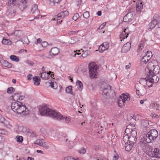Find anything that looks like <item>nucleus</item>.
Instances as JSON below:
<instances>
[{
	"mask_svg": "<svg viewBox=\"0 0 160 160\" xmlns=\"http://www.w3.org/2000/svg\"><path fill=\"white\" fill-rule=\"evenodd\" d=\"M50 2L51 3H52L53 4H55V3H58L61 0H49Z\"/></svg>",
	"mask_w": 160,
	"mask_h": 160,
	"instance_id": "obj_58",
	"label": "nucleus"
},
{
	"mask_svg": "<svg viewBox=\"0 0 160 160\" xmlns=\"http://www.w3.org/2000/svg\"><path fill=\"white\" fill-rule=\"evenodd\" d=\"M106 23L104 22L99 27L98 29H102L103 28V27L106 25Z\"/></svg>",
	"mask_w": 160,
	"mask_h": 160,
	"instance_id": "obj_61",
	"label": "nucleus"
},
{
	"mask_svg": "<svg viewBox=\"0 0 160 160\" xmlns=\"http://www.w3.org/2000/svg\"><path fill=\"white\" fill-rule=\"evenodd\" d=\"M32 74H29L27 76L28 80H30L32 79Z\"/></svg>",
	"mask_w": 160,
	"mask_h": 160,
	"instance_id": "obj_62",
	"label": "nucleus"
},
{
	"mask_svg": "<svg viewBox=\"0 0 160 160\" xmlns=\"http://www.w3.org/2000/svg\"><path fill=\"white\" fill-rule=\"evenodd\" d=\"M1 64L3 66L10 68L12 67L11 63L8 62L7 61L2 60L0 61Z\"/></svg>",
	"mask_w": 160,
	"mask_h": 160,
	"instance_id": "obj_21",
	"label": "nucleus"
},
{
	"mask_svg": "<svg viewBox=\"0 0 160 160\" xmlns=\"http://www.w3.org/2000/svg\"><path fill=\"white\" fill-rule=\"evenodd\" d=\"M126 29H125L123 31L122 34L119 36V38L121 39L120 41H121L122 40H123V39H125L127 38L128 35V34L126 32Z\"/></svg>",
	"mask_w": 160,
	"mask_h": 160,
	"instance_id": "obj_24",
	"label": "nucleus"
},
{
	"mask_svg": "<svg viewBox=\"0 0 160 160\" xmlns=\"http://www.w3.org/2000/svg\"><path fill=\"white\" fill-rule=\"evenodd\" d=\"M153 18H155V19L157 18V21L158 20V22H159L160 21V16H159L158 15L155 14L154 15Z\"/></svg>",
	"mask_w": 160,
	"mask_h": 160,
	"instance_id": "obj_56",
	"label": "nucleus"
},
{
	"mask_svg": "<svg viewBox=\"0 0 160 160\" xmlns=\"http://www.w3.org/2000/svg\"><path fill=\"white\" fill-rule=\"evenodd\" d=\"M19 129L20 132H22L23 133H26L27 132V128L24 127H19Z\"/></svg>",
	"mask_w": 160,
	"mask_h": 160,
	"instance_id": "obj_43",
	"label": "nucleus"
},
{
	"mask_svg": "<svg viewBox=\"0 0 160 160\" xmlns=\"http://www.w3.org/2000/svg\"><path fill=\"white\" fill-rule=\"evenodd\" d=\"M21 32L20 31L16 30L14 33H12V34L15 35L17 37H20L21 36Z\"/></svg>",
	"mask_w": 160,
	"mask_h": 160,
	"instance_id": "obj_45",
	"label": "nucleus"
},
{
	"mask_svg": "<svg viewBox=\"0 0 160 160\" xmlns=\"http://www.w3.org/2000/svg\"><path fill=\"white\" fill-rule=\"evenodd\" d=\"M146 89L144 86H141L140 87L139 90H136V93L138 96H143L146 93Z\"/></svg>",
	"mask_w": 160,
	"mask_h": 160,
	"instance_id": "obj_15",
	"label": "nucleus"
},
{
	"mask_svg": "<svg viewBox=\"0 0 160 160\" xmlns=\"http://www.w3.org/2000/svg\"><path fill=\"white\" fill-rule=\"evenodd\" d=\"M140 144L142 145H142H144V146H147V144L145 142H144L143 141H141L140 142Z\"/></svg>",
	"mask_w": 160,
	"mask_h": 160,
	"instance_id": "obj_60",
	"label": "nucleus"
},
{
	"mask_svg": "<svg viewBox=\"0 0 160 160\" xmlns=\"http://www.w3.org/2000/svg\"><path fill=\"white\" fill-rule=\"evenodd\" d=\"M21 94V92L15 93L10 97V99L12 101H17L19 100V95Z\"/></svg>",
	"mask_w": 160,
	"mask_h": 160,
	"instance_id": "obj_23",
	"label": "nucleus"
},
{
	"mask_svg": "<svg viewBox=\"0 0 160 160\" xmlns=\"http://www.w3.org/2000/svg\"><path fill=\"white\" fill-rule=\"evenodd\" d=\"M42 140V139H38L35 141V144L41 146L43 142Z\"/></svg>",
	"mask_w": 160,
	"mask_h": 160,
	"instance_id": "obj_48",
	"label": "nucleus"
},
{
	"mask_svg": "<svg viewBox=\"0 0 160 160\" xmlns=\"http://www.w3.org/2000/svg\"><path fill=\"white\" fill-rule=\"evenodd\" d=\"M79 16L78 13H75L74 16L72 17V19L74 20V21H76L77 19L79 18Z\"/></svg>",
	"mask_w": 160,
	"mask_h": 160,
	"instance_id": "obj_53",
	"label": "nucleus"
},
{
	"mask_svg": "<svg viewBox=\"0 0 160 160\" xmlns=\"http://www.w3.org/2000/svg\"><path fill=\"white\" fill-rule=\"evenodd\" d=\"M88 68L90 77L91 78H96L97 75V67L96 64L94 62L89 63Z\"/></svg>",
	"mask_w": 160,
	"mask_h": 160,
	"instance_id": "obj_5",
	"label": "nucleus"
},
{
	"mask_svg": "<svg viewBox=\"0 0 160 160\" xmlns=\"http://www.w3.org/2000/svg\"><path fill=\"white\" fill-rule=\"evenodd\" d=\"M22 42L24 44H28L29 41L27 36L24 37L22 39Z\"/></svg>",
	"mask_w": 160,
	"mask_h": 160,
	"instance_id": "obj_39",
	"label": "nucleus"
},
{
	"mask_svg": "<svg viewBox=\"0 0 160 160\" xmlns=\"http://www.w3.org/2000/svg\"><path fill=\"white\" fill-rule=\"evenodd\" d=\"M157 75L148 73L147 76H148V79L150 80V83H156L158 81L159 79Z\"/></svg>",
	"mask_w": 160,
	"mask_h": 160,
	"instance_id": "obj_8",
	"label": "nucleus"
},
{
	"mask_svg": "<svg viewBox=\"0 0 160 160\" xmlns=\"http://www.w3.org/2000/svg\"><path fill=\"white\" fill-rule=\"evenodd\" d=\"M67 137V135L66 134H63L62 136L60 138V139H61L62 141H65V142H66L68 140V138H66L65 139V138Z\"/></svg>",
	"mask_w": 160,
	"mask_h": 160,
	"instance_id": "obj_52",
	"label": "nucleus"
},
{
	"mask_svg": "<svg viewBox=\"0 0 160 160\" xmlns=\"http://www.w3.org/2000/svg\"><path fill=\"white\" fill-rule=\"evenodd\" d=\"M125 143V149L127 151H130L132 148L134 144L127 142Z\"/></svg>",
	"mask_w": 160,
	"mask_h": 160,
	"instance_id": "obj_25",
	"label": "nucleus"
},
{
	"mask_svg": "<svg viewBox=\"0 0 160 160\" xmlns=\"http://www.w3.org/2000/svg\"><path fill=\"white\" fill-rule=\"evenodd\" d=\"M115 93L114 90L111 89L110 91L109 92L108 96V97L112 98L115 96Z\"/></svg>",
	"mask_w": 160,
	"mask_h": 160,
	"instance_id": "obj_35",
	"label": "nucleus"
},
{
	"mask_svg": "<svg viewBox=\"0 0 160 160\" xmlns=\"http://www.w3.org/2000/svg\"><path fill=\"white\" fill-rule=\"evenodd\" d=\"M77 84L78 86V89L80 91H81L83 88L82 83L79 80H78L77 82Z\"/></svg>",
	"mask_w": 160,
	"mask_h": 160,
	"instance_id": "obj_38",
	"label": "nucleus"
},
{
	"mask_svg": "<svg viewBox=\"0 0 160 160\" xmlns=\"http://www.w3.org/2000/svg\"><path fill=\"white\" fill-rule=\"evenodd\" d=\"M144 43L143 42H141V43L138 45L137 50L138 52L140 51L143 48L144 45Z\"/></svg>",
	"mask_w": 160,
	"mask_h": 160,
	"instance_id": "obj_37",
	"label": "nucleus"
},
{
	"mask_svg": "<svg viewBox=\"0 0 160 160\" xmlns=\"http://www.w3.org/2000/svg\"><path fill=\"white\" fill-rule=\"evenodd\" d=\"M41 146H42L46 149H48L49 147V145L45 142H43Z\"/></svg>",
	"mask_w": 160,
	"mask_h": 160,
	"instance_id": "obj_54",
	"label": "nucleus"
},
{
	"mask_svg": "<svg viewBox=\"0 0 160 160\" xmlns=\"http://www.w3.org/2000/svg\"><path fill=\"white\" fill-rule=\"evenodd\" d=\"M8 4L10 5L14 6L15 5L18 1V0H8Z\"/></svg>",
	"mask_w": 160,
	"mask_h": 160,
	"instance_id": "obj_40",
	"label": "nucleus"
},
{
	"mask_svg": "<svg viewBox=\"0 0 160 160\" xmlns=\"http://www.w3.org/2000/svg\"><path fill=\"white\" fill-rule=\"evenodd\" d=\"M39 111L40 114L42 116H49L58 120L64 119L66 123L68 122L71 120L70 118L67 117H63L60 113L57 112L55 110H53L50 109L46 105L41 108Z\"/></svg>",
	"mask_w": 160,
	"mask_h": 160,
	"instance_id": "obj_1",
	"label": "nucleus"
},
{
	"mask_svg": "<svg viewBox=\"0 0 160 160\" xmlns=\"http://www.w3.org/2000/svg\"><path fill=\"white\" fill-rule=\"evenodd\" d=\"M133 15L132 13H128L123 18V21L125 22H129L131 21L133 18Z\"/></svg>",
	"mask_w": 160,
	"mask_h": 160,
	"instance_id": "obj_14",
	"label": "nucleus"
},
{
	"mask_svg": "<svg viewBox=\"0 0 160 160\" xmlns=\"http://www.w3.org/2000/svg\"><path fill=\"white\" fill-rule=\"evenodd\" d=\"M17 141L18 142H22L23 138L21 136H17L16 137Z\"/></svg>",
	"mask_w": 160,
	"mask_h": 160,
	"instance_id": "obj_47",
	"label": "nucleus"
},
{
	"mask_svg": "<svg viewBox=\"0 0 160 160\" xmlns=\"http://www.w3.org/2000/svg\"><path fill=\"white\" fill-rule=\"evenodd\" d=\"M83 17L85 18H88L89 17V13L88 12L86 11L83 14Z\"/></svg>",
	"mask_w": 160,
	"mask_h": 160,
	"instance_id": "obj_51",
	"label": "nucleus"
},
{
	"mask_svg": "<svg viewBox=\"0 0 160 160\" xmlns=\"http://www.w3.org/2000/svg\"><path fill=\"white\" fill-rule=\"evenodd\" d=\"M120 97L122 98V99L123 101L125 103L126 101H129L130 100L129 95L128 93L127 94H122Z\"/></svg>",
	"mask_w": 160,
	"mask_h": 160,
	"instance_id": "obj_22",
	"label": "nucleus"
},
{
	"mask_svg": "<svg viewBox=\"0 0 160 160\" xmlns=\"http://www.w3.org/2000/svg\"><path fill=\"white\" fill-rule=\"evenodd\" d=\"M64 160H76L74 158L70 157H68L64 158Z\"/></svg>",
	"mask_w": 160,
	"mask_h": 160,
	"instance_id": "obj_57",
	"label": "nucleus"
},
{
	"mask_svg": "<svg viewBox=\"0 0 160 160\" xmlns=\"http://www.w3.org/2000/svg\"><path fill=\"white\" fill-rule=\"evenodd\" d=\"M48 45V43L46 42H44L42 43V45L43 47H46Z\"/></svg>",
	"mask_w": 160,
	"mask_h": 160,
	"instance_id": "obj_63",
	"label": "nucleus"
},
{
	"mask_svg": "<svg viewBox=\"0 0 160 160\" xmlns=\"http://www.w3.org/2000/svg\"><path fill=\"white\" fill-rule=\"evenodd\" d=\"M79 41V40L78 37H73L70 38L68 40V42H66V43L67 45L73 44Z\"/></svg>",
	"mask_w": 160,
	"mask_h": 160,
	"instance_id": "obj_17",
	"label": "nucleus"
},
{
	"mask_svg": "<svg viewBox=\"0 0 160 160\" xmlns=\"http://www.w3.org/2000/svg\"><path fill=\"white\" fill-rule=\"evenodd\" d=\"M60 50L58 48L54 47L52 48L49 52V55L52 57L56 56L59 52Z\"/></svg>",
	"mask_w": 160,
	"mask_h": 160,
	"instance_id": "obj_13",
	"label": "nucleus"
},
{
	"mask_svg": "<svg viewBox=\"0 0 160 160\" xmlns=\"http://www.w3.org/2000/svg\"><path fill=\"white\" fill-rule=\"evenodd\" d=\"M39 12L37 5L34 4L32 6L31 10V13L34 15L35 16L34 19L39 18L38 16L39 15Z\"/></svg>",
	"mask_w": 160,
	"mask_h": 160,
	"instance_id": "obj_7",
	"label": "nucleus"
},
{
	"mask_svg": "<svg viewBox=\"0 0 160 160\" xmlns=\"http://www.w3.org/2000/svg\"><path fill=\"white\" fill-rule=\"evenodd\" d=\"M2 43L5 45H10L12 44V42L9 39H4L2 40Z\"/></svg>",
	"mask_w": 160,
	"mask_h": 160,
	"instance_id": "obj_30",
	"label": "nucleus"
},
{
	"mask_svg": "<svg viewBox=\"0 0 160 160\" xmlns=\"http://www.w3.org/2000/svg\"><path fill=\"white\" fill-rule=\"evenodd\" d=\"M158 24V21L156 19H154L149 24V28L148 29V30H150V31L154 28L155 26Z\"/></svg>",
	"mask_w": 160,
	"mask_h": 160,
	"instance_id": "obj_20",
	"label": "nucleus"
},
{
	"mask_svg": "<svg viewBox=\"0 0 160 160\" xmlns=\"http://www.w3.org/2000/svg\"><path fill=\"white\" fill-rule=\"evenodd\" d=\"M15 92V89L12 87L8 88L7 90V93H12Z\"/></svg>",
	"mask_w": 160,
	"mask_h": 160,
	"instance_id": "obj_46",
	"label": "nucleus"
},
{
	"mask_svg": "<svg viewBox=\"0 0 160 160\" xmlns=\"http://www.w3.org/2000/svg\"><path fill=\"white\" fill-rule=\"evenodd\" d=\"M0 134L7 135L9 134V132L4 129H0Z\"/></svg>",
	"mask_w": 160,
	"mask_h": 160,
	"instance_id": "obj_41",
	"label": "nucleus"
},
{
	"mask_svg": "<svg viewBox=\"0 0 160 160\" xmlns=\"http://www.w3.org/2000/svg\"><path fill=\"white\" fill-rule=\"evenodd\" d=\"M48 83L49 84V86L54 89H56L58 87L57 84L55 82H49L48 83Z\"/></svg>",
	"mask_w": 160,
	"mask_h": 160,
	"instance_id": "obj_29",
	"label": "nucleus"
},
{
	"mask_svg": "<svg viewBox=\"0 0 160 160\" xmlns=\"http://www.w3.org/2000/svg\"><path fill=\"white\" fill-rule=\"evenodd\" d=\"M139 83L140 84L142 85V86L145 87V85H147L148 87H151L152 86V84L151 85H149V83H150V80L148 79V76H147V78H141L140 79Z\"/></svg>",
	"mask_w": 160,
	"mask_h": 160,
	"instance_id": "obj_12",
	"label": "nucleus"
},
{
	"mask_svg": "<svg viewBox=\"0 0 160 160\" xmlns=\"http://www.w3.org/2000/svg\"><path fill=\"white\" fill-rule=\"evenodd\" d=\"M143 2L141 1H138L136 3V11L140 13L143 9Z\"/></svg>",
	"mask_w": 160,
	"mask_h": 160,
	"instance_id": "obj_16",
	"label": "nucleus"
},
{
	"mask_svg": "<svg viewBox=\"0 0 160 160\" xmlns=\"http://www.w3.org/2000/svg\"><path fill=\"white\" fill-rule=\"evenodd\" d=\"M150 59V58H149V57H148V56L144 55L142 58L141 62H144L145 64L149 61Z\"/></svg>",
	"mask_w": 160,
	"mask_h": 160,
	"instance_id": "obj_36",
	"label": "nucleus"
},
{
	"mask_svg": "<svg viewBox=\"0 0 160 160\" xmlns=\"http://www.w3.org/2000/svg\"><path fill=\"white\" fill-rule=\"evenodd\" d=\"M122 98H121L120 97L119 98L118 101V104L119 105V106L120 107H122V105H120V104H123V105H124L125 102H124L122 100Z\"/></svg>",
	"mask_w": 160,
	"mask_h": 160,
	"instance_id": "obj_42",
	"label": "nucleus"
},
{
	"mask_svg": "<svg viewBox=\"0 0 160 160\" xmlns=\"http://www.w3.org/2000/svg\"><path fill=\"white\" fill-rule=\"evenodd\" d=\"M66 91L67 92L72 94L71 92L72 91V86H69L67 87L66 88Z\"/></svg>",
	"mask_w": 160,
	"mask_h": 160,
	"instance_id": "obj_49",
	"label": "nucleus"
},
{
	"mask_svg": "<svg viewBox=\"0 0 160 160\" xmlns=\"http://www.w3.org/2000/svg\"><path fill=\"white\" fill-rule=\"evenodd\" d=\"M131 47V44L130 42H128L125 44L122 47V51L123 52H126L130 50Z\"/></svg>",
	"mask_w": 160,
	"mask_h": 160,
	"instance_id": "obj_18",
	"label": "nucleus"
},
{
	"mask_svg": "<svg viewBox=\"0 0 160 160\" xmlns=\"http://www.w3.org/2000/svg\"><path fill=\"white\" fill-rule=\"evenodd\" d=\"M137 135V132L134 131L132 133H129V139H128V142L134 144L136 142L137 138L136 136Z\"/></svg>",
	"mask_w": 160,
	"mask_h": 160,
	"instance_id": "obj_10",
	"label": "nucleus"
},
{
	"mask_svg": "<svg viewBox=\"0 0 160 160\" xmlns=\"http://www.w3.org/2000/svg\"><path fill=\"white\" fill-rule=\"evenodd\" d=\"M134 131L137 132L135 125L134 124H130L128 125L125 130V133H132Z\"/></svg>",
	"mask_w": 160,
	"mask_h": 160,
	"instance_id": "obj_11",
	"label": "nucleus"
},
{
	"mask_svg": "<svg viewBox=\"0 0 160 160\" xmlns=\"http://www.w3.org/2000/svg\"><path fill=\"white\" fill-rule=\"evenodd\" d=\"M33 80L34 81V84L36 85H38L40 83V79L39 77L35 76L33 78Z\"/></svg>",
	"mask_w": 160,
	"mask_h": 160,
	"instance_id": "obj_28",
	"label": "nucleus"
},
{
	"mask_svg": "<svg viewBox=\"0 0 160 160\" xmlns=\"http://www.w3.org/2000/svg\"><path fill=\"white\" fill-rule=\"evenodd\" d=\"M129 133H126L125 132L124 135L123 137V141L125 143H127L128 142V139H129Z\"/></svg>",
	"mask_w": 160,
	"mask_h": 160,
	"instance_id": "obj_32",
	"label": "nucleus"
},
{
	"mask_svg": "<svg viewBox=\"0 0 160 160\" xmlns=\"http://www.w3.org/2000/svg\"><path fill=\"white\" fill-rule=\"evenodd\" d=\"M12 109L15 113L21 116L29 113V111L24 104L19 101L13 102L11 105Z\"/></svg>",
	"mask_w": 160,
	"mask_h": 160,
	"instance_id": "obj_2",
	"label": "nucleus"
},
{
	"mask_svg": "<svg viewBox=\"0 0 160 160\" xmlns=\"http://www.w3.org/2000/svg\"><path fill=\"white\" fill-rule=\"evenodd\" d=\"M141 124L143 127H147L149 124V121L148 120L143 119L141 121Z\"/></svg>",
	"mask_w": 160,
	"mask_h": 160,
	"instance_id": "obj_33",
	"label": "nucleus"
},
{
	"mask_svg": "<svg viewBox=\"0 0 160 160\" xmlns=\"http://www.w3.org/2000/svg\"><path fill=\"white\" fill-rule=\"evenodd\" d=\"M52 73V72L50 71L48 73H47L46 72H44L41 73V77L43 80H47L49 76Z\"/></svg>",
	"mask_w": 160,
	"mask_h": 160,
	"instance_id": "obj_19",
	"label": "nucleus"
},
{
	"mask_svg": "<svg viewBox=\"0 0 160 160\" xmlns=\"http://www.w3.org/2000/svg\"><path fill=\"white\" fill-rule=\"evenodd\" d=\"M118 156L117 154H116L114 155L113 157V160H117L118 158Z\"/></svg>",
	"mask_w": 160,
	"mask_h": 160,
	"instance_id": "obj_64",
	"label": "nucleus"
},
{
	"mask_svg": "<svg viewBox=\"0 0 160 160\" xmlns=\"http://www.w3.org/2000/svg\"><path fill=\"white\" fill-rule=\"evenodd\" d=\"M111 87L108 84L105 85L102 90V95L104 97H108L109 91H110Z\"/></svg>",
	"mask_w": 160,
	"mask_h": 160,
	"instance_id": "obj_9",
	"label": "nucleus"
},
{
	"mask_svg": "<svg viewBox=\"0 0 160 160\" xmlns=\"http://www.w3.org/2000/svg\"><path fill=\"white\" fill-rule=\"evenodd\" d=\"M158 136V132L156 129L150 130L146 135L145 142L148 143H150L152 141H154Z\"/></svg>",
	"mask_w": 160,
	"mask_h": 160,
	"instance_id": "obj_3",
	"label": "nucleus"
},
{
	"mask_svg": "<svg viewBox=\"0 0 160 160\" xmlns=\"http://www.w3.org/2000/svg\"><path fill=\"white\" fill-rule=\"evenodd\" d=\"M147 149H148V155L152 157H155L157 158H160V151L157 148H155L153 150L151 146L149 145L147 146Z\"/></svg>",
	"mask_w": 160,
	"mask_h": 160,
	"instance_id": "obj_6",
	"label": "nucleus"
},
{
	"mask_svg": "<svg viewBox=\"0 0 160 160\" xmlns=\"http://www.w3.org/2000/svg\"><path fill=\"white\" fill-rule=\"evenodd\" d=\"M98 49L101 52H102L105 50L108 49L107 48H106V47L103 45L102 44L99 46Z\"/></svg>",
	"mask_w": 160,
	"mask_h": 160,
	"instance_id": "obj_44",
	"label": "nucleus"
},
{
	"mask_svg": "<svg viewBox=\"0 0 160 160\" xmlns=\"http://www.w3.org/2000/svg\"><path fill=\"white\" fill-rule=\"evenodd\" d=\"M78 152L81 154H83L86 152V150L83 148H81L80 150H78Z\"/></svg>",
	"mask_w": 160,
	"mask_h": 160,
	"instance_id": "obj_50",
	"label": "nucleus"
},
{
	"mask_svg": "<svg viewBox=\"0 0 160 160\" xmlns=\"http://www.w3.org/2000/svg\"><path fill=\"white\" fill-rule=\"evenodd\" d=\"M10 59L12 61L18 62L19 61L18 57L14 55H11L10 57Z\"/></svg>",
	"mask_w": 160,
	"mask_h": 160,
	"instance_id": "obj_34",
	"label": "nucleus"
},
{
	"mask_svg": "<svg viewBox=\"0 0 160 160\" xmlns=\"http://www.w3.org/2000/svg\"><path fill=\"white\" fill-rule=\"evenodd\" d=\"M142 53L143 54H145L144 56L149 57V58H150L152 56V52L149 51H147L146 50H144Z\"/></svg>",
	"mask_w": 160,
	"mask_h": 160,
	"instance_id": "obj_31",
	"label": "nucleus"
},
{
	"mask_svg": "<svg viewBox=\"0 0 160 160\" xmlns=\"http://www.w3.org/2000/svg\"><path fill=\"white\" fill-rule=\"evenodd\" d=\"M146 72L158 74L159 71V67L158 65H155L153 63L151 62L148 64L147 68L145 69Z\"/></svg>",
	"mask_w": 160,
	"mask_h": 160,
	"instance_id": "obj_4",
	"label": "nucleus"
},
{
	"mask_svg": "<svg viewBox=\"0 0 160 160\" xmlns=\"http://www.w3.org/2000/svg\"><path fill=\"white\" fill-rule=\"evenodd\" d=\"M88 55V51H85L82 55V56L83 58H85Z\"/></svg>",
	"mask_w": 160,
	"mask_h": 160,
	"instance_id": "obj_55",
	"label": "nucleus"
},
{
	"mask_svg": "<svg viewBox=\"0 0 160 160\" xmlns=\"http://www.w3.org/2000/svg\"><path fill=\"white\" fill-rule=\"evenodd\" d=\"M26 3V1L24 0L23 2L19 4L18 7L21 11H23L26 7V5L25 4Z\"/></svg>",
	"mask_w": 160,
	"mask_h": 160,
	"instance_id": "obj_27",
	"label": "nucleus"
},
{
	"mask_svg": "<svg viewBox=\"0 0 160 160\" xmlns=\"http://www.w3.org/2000/svg\"><path fill=\"white\" fill-rule=\"evenodd\" d=\"M103 45H104L105 47L106 48L108 49L109 47V45L108 43L107 42H105L102 43Z\"/></svg>",
	"mask_w": 160,
	"mask_h": 160,
	"instance_id": "obj_59",
	"label": "nucleus"
},
{
	"mask_svg": "<svg viewBox=\"0 0 160 160\" xmlns=\"http://www.w3.org/2000/svg\"><path fill=\"white\" fill-rule=\"evenodd\" d=\"M69 14L67 10H65L59 13L58 14V16L60 17L61 18L62 17V18L67 16Z\"/></svg>",
	"mask_w": 160,
	"mask_h": 160,
	"instance_id": "obj_26",
	"label": "nucleus"
}]
</instances>
